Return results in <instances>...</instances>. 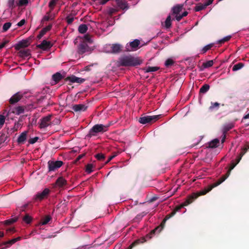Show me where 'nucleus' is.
I'll list each match as a JSON object with an SVG mask.
<instances>
[{"label": "nucleus", "instance_id": "1", "mask_svg": "<svg viewBox=\"0 0 249 249\" xmlns=\"http://www.w3.org/2000/svg\"><path fill=\"white\" fill-rule=\"evenodd\" d=\"M225 180V178L219 179L217 181L213 183L212 185L208 186L203 190L200 191L197 194H193L192 195L189 196L186 201L184 202L185 205H188L191 203L198 196L202 195H205L207 193L212 190L213 188L218 186Z\"/></svg>", "mask_w": 249, "mask_h": 249}, {"label": "nucleus", "instance_id": "2", "mask_svg": "<svg viewBox=\"0 0 249 249\" xmlns=\"http://www.w3.org/2000/svg\"><path fill=\"white\" fill-rule=\"evenodd\" d=\"M225 180V178L219 179L217 181L213 183L212 185L208 186L203 190L200 191L197 194H193L192 195L189 196L186 201L184 202L185 205H188L191 203L198 196L202 195H205L207 193L212 190L213 188L218 186Z\"/></svg>", "mask_w": 249, "mask_h": 249}, {"label": "nucleus", "instance_id": "3", "mask_svg": "<svg viewBox=\"0 0 249 249\" xmlns=\"http://www.w3.org/2000/svg\"><path fill=\"white\" fill-rule=\"evenodd\" d=\"M142 62V60L139 58L131 55L124 56L119 59L120 66L124 67L137 66L141 65Z\"/></svg>", "mask_w": 249, "mask_h": 249}, {"label": "nucleus", "instance_id": "4", "mask_svg": "<svg viewBox=\"0 0 249 249\" xmlns=\"http://www.w3.org/2000/svg\"><path fill=\"white\" fill-rule=\"evenodd\" d=\"M185 206L186 205H184V202L182 204L176 206L175 209L172 212L166 215L160 226L157 227L151 231V233H155L156 232L160 233L163 229L166 221L173 216L177 212L179 211L182 208Z\"/></svg>", "mask_w": 249, "mask_h": 249}, {"label": "nucleus", "instance_id": "5", "mask_svg": "<svg viewBox=\"0 0 249 249\" xmlns=\"http://www.w3.org/2000/svg\"><path fill=\"white\" fill-rule=\"evenodd\" d=\"M110 124H95L89 130V134L87 135V137L90 138L92 136H96L97 133H103L106 132L108 130V128Z\"/></svg>", "mask_w": 249, "mask_h": 249}, {"label": "nucleus", "instance_id": "6", "mask_svg": "<svg viewBox=\"0 0 249 249\" xmlns=\"http://www.w3.org/2000/svg\"><path fill=\"white\" fill-rule=\"evenodd\" d=\"M161 115L154 116H143L141 117L139 119V122L142 124H144L147 123H152L155 122L160 118Z\"/></svg>", "mask_w": 249, "mask_h": 249}, {"label": "nucleus", "instance_id": "7", "mask_svg": "<svg viewBox=\"0 0 249 249\" xmlns=\"http://www.w3.org/2000/svg\"><path fill=\"white\" fill-rule=\"evenodd\" d=\"M140 43V41L139 39H136L133 41L130 42L126 44L125 47V51L126 52L135 51L139 48Z\"/></svg>", "mask_w": 249, "mask_h": 249}, {"label": "nucleus", "instance_id": "8", "mask_svg": "<svg viewBox=\"0 0 249 249\" xmlns=\"http://www.w3.org/2000/svg\"><path fill=\"white\" fill-rule=\"evenodd\" d=\"M50 193V190L48 188H45L42 192L37 193L34 196V200L35 201H41L44 199L47 198Z\"/></svg>", "mask_w": 249, "mask_h": 249}, {"label": "nucleus", "instance_id": "9", "mask_svg": "<svg viewBox=\"0 0 249 249\" xmlns=\"http://www.w3.org/2000/svg\"><path fill=\"white\" fill-rule=\"evenodd\" d=\"M52 115L49 114L46 116L42 117L40 120V123L39 124V127L40 128H45L52 124L51 119Z\"/></svg>", "mask_w": 249, "mask_h": 249}, {"label": "nucleus", "instance_id": "10", "mask_svg": "<svg viewBox=\"0 0 249 249\" xmlns=\"http://www.w3.org/2000/svg\"><path fill=\"white\" fill-rule=\"evenodd\" d=\"M63 162L61 160L53 161L49 160L48 162L49 172L54 171L60 168L63 165Z\"/></svg>", "mask_w": 249, "mask_h": 249}, {"label": "nucleus", "instance_id": "11", "mask_svg": "<svg viewBox=\"0 0 249 249\" xmlns=\"http://www.w3.org/2000/svg\"><path fill=\"white\" fill-rule=\"evenodd\" d=\"M25 92H18L14 94L9 99V103L10 104H15L23 98Z\"/></svg>", "mask_w": 249, "mask_h": 249}, {"label": "nucleus", "instance_id": "12", "mask_svg": "<svg viewBox=\"0 0 249 249\" xmlns=\"http://www.w3.org/2000/svg\"><path fill=\"white\" fill-rule=\"evenodd\" d=\"M155 233H151V232L147 234L145 237H142L140 239L136 240L134 242H133L131 245L129 247V249H131L133 247L138 245L140 244L143 243L146 241V238L151 239L152 238V235L154 234Z\"/></svg>", "mask_w": 249, "mask_h": 249}, {"label": "nucleus", "instance_id": "13", "mask_svg": "<svg viewBox=\"0 0 249 249\" xmlns=\"http://www.w3.org/2000/svg\"><path fill=\"white\" fill-rule=\"evenodd\" d=\"M53 46V44L50 41L43 40L40 44L36 45V47L43 51L49 50Z\"/></svg>", "mask_w": 249, "mask_h": 249}, {"label": "nucleus", "instance_id": "14", "mask_svg": "<svg viewBox=\"0 0 249 249\" xmlns=\"http://www.w3.org/2000/svg\"><path fill=\"white\" fill-rule=\"evenodd\" d=\"M110 52L112 53H119L123 50V47L122 45L118 43H115L110 45Z\"/></svg>", "mask_w": 249, "mask_h": 249}, {"label": "nucleus", "instance_id": "15", "mask_svg": "<svg viewBox=\"0 0 249 249\" xmlns=\"http://www.w3.org/2000/svg\"><path fill=\"white\" fill-rule=\"evenodd\" d=\"M66 81H69L71 83H83L85 82V79L79 77H77L73 75H72L70 76L67 77L65 79Z\"/></svg>", "mask_w": 249, "mask_h": 249}, {"label": "nucleus", "instance_id": "16", "mask_svg": "<svg viewBox=\"0 0 249 249\" xmlns=\"http://www.w3.org/2000/svg\"><path fill=\"white\" fill-rule=\"evenodd\" d=\"M87 108L88 106L84 104H75L71 107L72 109L76 112L85 111Z\"/></svg>", "mask_w": 249, "mask_h": 249}, {"label": "nucleus", "instance_id": "17", "mask_svg": "<svg viewBox=\"0 0 249 249\" xmlns=\"http://www.w3.org/2000/svg\"><path fill=\"white\" fill-rule=\"evenodd\" d=\"M89 46L86 42H82L78 46V53L79 54H83L88 51Z\"/></svg>", "mask_w": 249, "mask_h": 249}, {"label": "nucleus", "instance_id": "18", "mask_svg": "<svg viewBox=\"0 0 249 249\" xmlns=\"http://www.w3.org/2000/svg\"><path fill=\"white\" fill-rule=\"evenodd\" d=\"M118 7L123 10L128 9V3L125 0H115Z\"/></svg>", "mask_w": 249, "mask_h": 249}, {"label": "nucleus", "instance_id": "19", "mask_svg": "<svg viewBox=\"0 0 249 249\" xmlns=\"http://www.w3.org/2000/svg\"><path fill=\"white\" fill-rule=\"evenodd\" d=\"M28 131H25L21 133L18 138L17 142L18 144H23L26 140Z\"/></svg>", "mask_w": 249, "mask_h": 249}, {"label": "nucleus", "instance_id": "20", "mask_svg": "<svg viewBox=\"0 0 249 249\" xmlns=\"http://www.w3.org/2000/svg\"><path fill=\"white\" fill-rule=\"evenodd\" d=\"M52 27V24H49L45 28H43L39 32L37 37L38 39H41L42 36L49 31H50Z\"/></svg>", "mask_w": 249, "mask_h": 249}, {"label": "nucleus", "instance_id": "21", "mask_svg": "<svg viewBox=\"0 0 249 249\" xmlns=\"http://www.w3.org/2000/svg\"><path fill=\"white\" fill-rule=\"evenodd\" d=\"M29 44L28 41L26 40H23L20 41L15 46V49L17 50H19L20 49L27 47L29 46Z\"/></svg>", "mask_w": 249, "mask_h": 249}, {"label": "nucleus", "instance_id": "22", "mask_svg": "<svg viewBox=\"0 0 249 249\" xmlns=\"http://www.w3.org/2000/svg\"><path fill=\"white\" fill-rule=\"evenodd\" d=\"M55 184L58 187H62L67 184V181L63 177H60L56 179Z\"/></svg>", "mask_w": 249, "mask_h": 249}, {"label": "nucleus", "instance_id": "23", "mask_svg": "<svg viewBox=\"0 0 249 249\" xmlns=\"http://www.w3.org/2000/svg\"><path fill=\"white\" fill-rule=\"evenodd\" d=\"M237 163L234 162L233 161H232L231 163L230 167L228 171H227V173L223 176L221 178H220L219 179H222L225 178V180L229 177V176L230 174L231 170H232L237 165Z\"/></svg>", "mask_w": 249, "mask_h": 249}, {"label": "nucleus", "instance_id": "24", "mask_svg": "<svg viewBox=\"0 0 249 249\" xmlns=\"http://www.w3.org/2000/svg\"><path fill=\"white\" fill-rule=\"evenodd\" d=\"M25 108L26 107L24 106H18L14 108V110L12 112L18 115L20 114L23 113Z\"/></svg>", "mask_w": 249, "mask_h": 249}, {"label": "nucleus", "instance_id": "25", "mask_svg": "<svg viewBox=\"0 0 249 249\" xmlns=\"http://www.w3.org/2000/svg\"><path fill=\"white\" fill-rule=\"evenodd\" d=\"M63 78V76L59 72H56L52 75V79L55 82V83H58Z\"/></svg>", "mask_w": 249, "mask_h": 249}, {"label": "nucleus", "instance_id": "26", "mask_svg": "<svg viewBox=\"0 0 249 249\" xmlns=\"http://www.w3.org/2000/svg\"><path fill=\"white\" fill-rule=\"evenodd\" d=\"M20 239H21L20 237H18L17 238H15L12 239L10 240H9L7 242H3V245H5L7 247H9L13 244H15L18 241L20 240Z\"/></svg>", "mask_w": 249, "mask_h": 249}, {"label": "nucleus", "instance_id": "27", "mask_svg": "<svg viewBox=\"0 0 249 249\" xmlns=\"http://www.w3.org/2000/svg\"><path fill=\"white\" fill-rule=\"evenodd\" d=\"M247 151H248V148L247 147H243V148H242V150H241L240 153L237 157V158L235 160H236L235 162L237 163V164H238L240 162L242 157L245 154V153L247 152Z\"/></svg>", "mask_w": 249, "mask_h": 249}, {"label": "nucleus", "instance_id": "28", "mask_svg": "<svg viewBox=\"0 0 249 249\" xmlns=\"http://www.w3.org/2000/svg\"><path fill=\"white\" fill-rule=\"evenodd\" d=\"M19 53L21 57H28L31 55V51L29 49L21 50L19 51Z\"/></svg>", "mask_w": 249, "mask_h": 249}, {"label": "nucleus", "instance_id": "29", "mask_svg": "<svg viewBox=\"0 0 249 249\" xmlns=\"http://www.w3.org/2000/svg\"><path fill=\"white\" fill-rule=\"evenodd\" d=\"M233 126L234 125L232 123H230L224 125L222 129L223 133L226 134L230 130L232 129Z\"/></svg>", "mask_w": 249, "mask_h": 249}, {"label": "nucleus", "instance_id": "30", "mask_svg": "<svg viewBox=\"0 0 249 249\" xmlns=\"http://www.w3.org/2000/svg\"><path fill=\"white\" fill-rule=\"evenodd\" d=\"M219 143V140L218 139H215L209 142V147L212 148H216L218 146Z\"/></svg>", "mask_w": 249, "mask_h": 249}, {"label": "nucleus", "instance_id": "31", "mask_svg": "<svg viewBox=\"0 0 249 249\" xmlns=\"http://www.w3.org/2000/svg\"><path fill=\"white\" fill-rule=\"evenodd\" d=\"M210 86L208 84L203 85L199 89V94H205L210 89Z\"/></svg>", "mask_w": 249, "mask_h": 249}, {"label": "nucleus", "instance_id": "32", "mask_svg": "<svg viewBox=\"0 0 249 249\" xmlns=\"http://www.w3.org/2000/svg\"><path fill=\"white\" fill-rule=\"evenodd\" d=\"M214 62L213 60H211L208 61L206 62L203 63L202 65V68H201V70H203L204 69L210 68L212 67L213 65Z\"/></svg>", "mask_w": 249, "mask_h": 249}, {"label": "nucleus", "instance_id": "33", "mask_svg": "<svg viewBox=\"0 0 249 249\" xmlns=\"http://www.w3.org/2000/svg\"><path fill=\"white\" fill-rule=\"evenodd\" d=\"M58 0H51L49 3V7L50 8L49 12H47V14H50L51 12L53 10Z\"/></svg>", "mask_w": 249, "mask_h": 249}, {"label": "nucleus", "instance_id": "34", "mask_svg": "<svg viewBox=\"0 0 249 249\" xmlns=\"http://www.w3.org/2000/svg\"><path fill=\"white\" fill-rule=\"evenodd\" d=\"M182 9V5H177L172 8L173 13L178 15Z\"/></svg>", "mask_w": 249, "mask_h": 249}, {"label": "nucleus", "instance_id": "35", "mask_svg": "<svg viewBox=\"0 0 249 249\" xmlns=\"http://www.w3.org/2000/svg\"><path fill=\"white\" fill-rule=\"evenodd\" d=\"M88 30L87 25L84 24H81L78 27V31L81 34L85 33Z\"/></svg>", "mask_w": 249, "mask_h": 249}, {"label": "nucleus", "instance_id": "36", "mask_svg": "<svg viewBox=\"0 0 249 249\" xmlns=\"http://www.w3.org/2000/svg\"><path fill=\"white\" fill-rule=\"evenodd\" d=\"M206 8V6H205L204 3L202 4L199 3L197 4L195 7L194 10L196 12H198L203 9H205Z\"/></svg>", "mask_w": 249, "mask_h": 249}, {"label": "nucleus", "instance_id": "37", "mask_svg": "<svg viewBox=\"0 0 249 249\" xmlns=\"http://www.w3.org/2000/svg\"><path fill=\"white\" fill-rule=\"evenodd\" d=\"M214 46L213 43H210L204 47L201 50L202 53H205L208 50H210Z\"/></svg>", "mask_w": 249, "mask_h": 249}, {"label": "nucleus", "instance_id": "38", "mask_svg": "<svg viewBox=\"0 0 249 249\" xmlns=\"http://www.w3.org/2000/svg\"><path fill=\"white\" fill-rule=\"evenodd\" d=\"M244 66V63H238L235 65H234L232 67L233 71H236L242 69Z\"/></svg>", "mask_w": 249, "mask_h": 249}, {"label": "nucleus", "instance_id": "39", "mask_svg": "<svg viewBox=\"0 0 249 249\" xmlns=\"http://www.w3.org/2000/svg\"><path fill=\"white\" fill-rule=\"evenodd\" d=\"M18 219V217H15L14 218L5 220L4 221V224L7 225H11L15 222H16Z\"/></svg>", "mask_w": 249, "mask_h": 249}, {"label": "nucleus", "instance_id": "40", "mask_svg": "<svg viewBox=\"0 0 249 249\" xmlns=\"http://www.w3.org/2000/svg\"><path fill=\"white\" fill-rule=\"evenodd\" d=\"M159 69H160V68L158 67L148 66V67H146V68L145 69V71L147 72H154V71H157L158 70H159Z\"/></svg>", "mask_w": 249, "mask_h": 249}, {"label": "nucleus", "instance_id": "41", "mask_svg": "<svg viewBox=\"0 0 249 249\" xmlns=\"http://www.w3.org/2000/svg\"><path fill=\"white\" fill-rule=\"evenodd\" d=\"M171 26V16H168L165 21V26L166 28H169Z\"/></svg>", "mask_w": 249, "mask_h": 249}, {"label": "nucleus", "instance_id": "42", "mask_svg": "<svg viewBox=\"0 0 249 249\" xmlns=\"http://www.w3.org/2000/svg\"><path fill=\"white\" fill-rule=\"evenodd\" d=\"M32 220V218L29 214H26L23 218V221L27 224H29Z\"/></svg>", "mask_w": 249, "mask_h": 249}, {"label": "nucleus", "instance_id": "43", "mask_svg": "<svg viewBox=\"0 0 249 249\" xmlns=\"http://www.w3.org/2000/svg\"><path fill=\"white\" fill-rule=\"evenodd\" d=\"M51 219L50 216L47 215L42 219L41 224L42 225L47 224Z\"/></svg>", "mask_w": 249, "mask_h": 249}, {"label": "nucleus", "instance_id": "44", "mask_svg": "<svg viewBox=\"0 0 249 249\" xmlns=\"http://www.w3.org/2000/svg\"><path fill=\"white\" fill-rule=\"evenodd\" d=\"M95 157L97 160L100 161H103L105 159V156L102 153H98L95 155Z\"/></svg>", "mask_w": 249, "mask_h": 249}, {"label": "nucleus", "instance_id": "45", "mask_svg": "<svg viewBox=\"0 0 249 249\" xmlns=\"http://www.w3.org/2000/svg\"><path fill=\"white\" fill-rule=\"evenodd\" d=\"M231 36H227L226 37H224L223 38L218 40L217 42L218 43L220 44H223L225 42L228 41L231 38Z\"/></svg>", "mask_w": 249, "mask_h": 249}, {"label": "nucleus", "instance_id": "46", "mask_svg": "<svg viewBox=\"0 0 249 249\" xmlns=\"http://www.w3.org/2000/svg\"><path fill=\"white\" fill-rule=\"evenodd\" d=\"M11 22H6L3 25L2 29H3V32H6L11 26Z\"/></svg>", "mask_w": 249, "mask_h": 249}, {"label": "nucleus", "instance_id": "47", "mask_svg": "<svg viewBox=\"0 0 249 249\" xmlns=\"http://www.w3.org/2000/svg\"><path fill=\"white\" fill-rule=\"evenodd\" d=\"M174 63V61L172 59L169 58L167 59L165 62V66L166 67H169L173 65Z\"/></svg>", "mask_w": 249, "mask_h": 249}, {"label": "nucleus", "instance_id": "48", "mask_svg": "<svg viewBox=\"0 0 249 249\" xmlns=\"http://www.w3.org/2000/svg\"><path fill=\"white\" fill-rule=\"evenodd\" d=\"M93 167V166L92 164H88L86 165V171L88 173H91L93 170H92V168Z\"/></svg>", "mask_w": 249, "mask_h": 249}, {"label": "nucleus", "instance_id": "49", "mask_svg": "<svg viewBox=\"0 0 249 249\" xmlns=\"http://www.w3.org/2000/svg\"><path fill=\"white\" fill-rule=\"evenodd\" d=\"M219 106H220V104L217 102H215V103L211 102V106L210 107L209 109L210 110H213L215 107L218 108L219 107Z\"/></svg>", "mask_w": 249, "mask_h": 249}, {"label": "nucleus", "instance_id": "50", "mask_svg": "<svg viewBox=\"0 0 249 249\" xmlns=\"http://www.w3.org/2000/svg\"><path fill=\"white\" fill-rule=\"evenodd\" d=\"M74 19V17L71 16H68L66 17V20L68 24H71Z\"/></svg>", "mask_w": 249, "mask_h": 249}, {"label": "nucleus", "instance_id": "51", "mask_svg": "<svg viewBox=\"0 0 249 249\" xmlns=\"http://www.w3.org/2000/svg\"><path fill=\"white\" fill-rule=\"evenodd\" d=\"M84 38L86 41H87L89 43H91L92 42V40H91V36L89 34L85 35L84 36Z\"/></svg>", "mask_w": 249, "mask_h": 249}, {"label": "nucleus", "instance_id": "52", "mask_svg": "<svg viewBox=\"0 0 249 249\" xmlns=\"http://www.w3.org/2000/svg\"><path fill=\"white\" fill-rule=\"evenodd\" d=\"M118 11L117 9L116 8H110L108 10V14L110 16L113 15L114 14L116 13Z\"/></svg>", "mask_w": 249, "mask_h": 249}, {"label": "nucleus", "instance_id": "53", "mask_svg": "<svg viewBox=\"0 0 249 249\" xmlns=\"http://www.w3.org/2000/svg\"><path fill=\"white\" fill-rule=\"evenodd\" d=\"M48 15H46V16H45L43 19H42V21H48L50 19H53V17H52V16H50L49 15L50 14H47Z\"/></svg>", "mask_w": 249, "mask_h": 249}, {"label": "nucleus", "instance_id": "54", "mask_svg": "<svg viewBox=\"0 0 249 249\" xmlns=\"http://www.w3.org/2000/svg\"><path fill=\"white\" fill-rule=\"evenodd\" d=\"M38 139L39 138H38V137H35L34 138H31V139H29V142L30 144H34V143H36Z\"/></svg>", "mask_w": 249, "mask_h": 249}, {"label": "nucleus", "instance_id": "55", "mask_svg": "<svg viewBox=\"0 0 249 249\" xmlns=\"http://www.w3.org/2000/svg\"><path fill=\"white\" fill-rule=\"evenodd\" d=\"M28 3V0H19L18 4L20 6L26 5Z\"/></svg>", "mask_w": 249, "mask_h": 249}, {"label": "nucleus", "instance_id": "56", "mask_svg": "<svg viewBox=\"0 0 249 249\" xmlns=\"http://www.w3.org/2000/svg\"><path fill=\"white\" fill-rule=\"evenodd\" d=\"M5 117L3 115H0V125H2L4 124Z\"/></svg>", "mask_w": 249, "mask_h": 249}, {"label": "nucleus", "instance_id": "57", "mask_svg": "<svg viewBox=\"0 0 249 249\" xmlns=\"http://www.w3.org/2000/svg\"><path fill=\"white\" fill-rule=\"evenodd\" d=\"M15 0H9L8 1V6L12 9L15 7L14 5Z\"/></svg>", "mask_w": 249, "mask_h": 249}, {"label": "nucleus", "instance_id": "58", "mask_svg": "<svg viewBox=\"0 0 249 249\" xmlns=\"http://www.w3.org/2000/svg\"><path fill=\"white\" fill-rule=\"evenodd\" d=\"M9 42V41L7 40H5L0 45V50H1L3 48L5 47V45Z\"/></svg>", "mask_w": 249, "mask_h": 249}, {"label": "nucleus", "instance_id": "59", "mask_svg": "<svg viewBox=\"0 0 249 249\" xmlns=\"http://www.w3.org/2000/svg\"><path fill=\"white\" fill-rule=\"evenodd\" d=\"M25 23V20L23 19L21 20L18 23L17 25L19 27L23 26Z\"/></svg>", "mask_w": 249, "mask_h": 249}, {"label": "nucleus", "instance_id": "60", "mask_svg": "<svg viewBox=\"0 0 249 249\" xmlns=\"http://www.w3.org/2000/svg\"><path fill=\"white\" fill-rule=\"evenodd\" d=\"M214 0H207V1L204 3L205 6L207 7L209 5L211 4Z\"/></svg>", "mask_w": 249, "mask_h": 249}, {"label": "nucleus", "instance_id": "61", "mask_svg": "<svg viewBox=\"0 0 249 249\" xmlns=\"http://www.w3.org/2000/svg\"><path fill=\"white\" fill-rule=\"evenodd\" d=\"M182 18H183V17H182V15H178V14L176 16V19L178 21H180Z\"/></svg>", "mask_w": 249, "mask_h": 249}, {"label": "nucleus", "instance_id": "62", "mask_svg": "<svg viewBox=\"0 0 249 249\" xmlns=\"http://www.w3.org/2000/svg\"><path fill=\"white\" fill-rule=\"evenodd\" d=\"M240 111V109L239 108V107L237 106V107H235L233 110L231 111V112H238Z\"/></svg>", "mask_w": 249, "mask_h": 249}, {"label": "nucleus", "instance_id": "63", "mask_svg": "<svg viewBox=\"0 0 249 249\" xmlns=\"http://www.w3.org/2000/svg\"><path fill=\"white\" fill-rule=\"evenodd\" d=\"M115 157V155L110 156V157L108 158V160L106 161V162H105V163H106V164H107V163H108V162H109L110 160H112V159H113Z\"/></svg>", "mask_w": 249, "mask_h": 249}, {"label": "nucleus", "instance_id": "64", "mask_svg": "<svg viewBox=\"0 0 249 249\" xmlns=\"http://www.w3.org/2000/svg\"><path fill=\"white\" fill-rule=\"evenodd\" d=\"M60 123V121L58 119H56L55 120H54L53 121V124H59Z\"/></svg>", "mask_w": 249, "mask_h": 249}]
</instances>
